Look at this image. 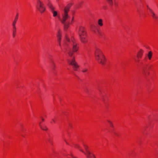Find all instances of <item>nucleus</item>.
<instances>
[{"label":"nucleus","instance_id":"nucleus-25","mask_svg":"<svg viewBox=\"0 0 158 158\" xmlns=\"http://www.w3.org/2000/svg\"><path fill=\"white\" fill-rule=\"evenodd\" d=\"M148 10H149V11H150V13H151L153 12V10L152 9H151V8H148Z\"/></svg>","mask_w":158,"mask_h":158},{"label":"nucleus","instance_id":"nucleus-29","mask_svg":"<svg viewBox=\"0 0 158 158\" xmlns=\"http://www.w3.org/2000/svg\"><path fill=\"white\" fill-rule=\"evenodd\" d=\"M139 60H137V62H139Z\"/></svg>","mask_w":158,"mask_h":158},{"label":"nucleus","instance_id":"nucleus-35","mask_svg":"<svg viewBox=\"0 0 158 158\" xmlns=\"http://www.w3.org/2000/svg\"><path fill=\"white\" fill-rule=\"evenodd\" d=\"M147 7H148V8H149V7H148V6H147Z\"/></svg>","mask_w":158,"mask_h":158},{"label":"nucleus","instance_id":"nucleus-11","mask_svg":"<svg viewBox=\"0 0 158 158\" xmlns=\"http://www.w3.org/2000/svg\"><path fill=\"white\" fill-rule=\"evenodd\" d=\"M48 6L50 9L51 10H53V9H54V8L52 6L51 3L49 2L47 4Z\"/></svg>","mask_w":158,"mask_h":158},{"label":"nucleus","instance_id":"nucleus-26","mask_svg":"<svg viewBox=\"0 0 158 158\" xmlns=\"http://www.w3.org/2000/svg\"><path fill=\"white\" fill-rule=\"evenodd\" d=\"M64 141H65V142L66 143H67V144H68V143L66 142V140L65 139H64Z\"/></svg>","mask_w":158,"mask_h":158},{"label":"nucleus","instance_id":"nucleus-34","mask_svg":"<svg viewBox=\"0 0 158 158\" xmlns=\"http://www.w3.org/2000/svg\"><path fill=\"white\" fill-rule=\"evenodd\" d=\"M56 1H57V2H58L59 1V0H56Z\"/></svg>","mask_w":158,"mask_h":158},{"label":"nucleus","instance_id":"nucleus-20","mask_svg":"<svg viewBox=\"0 0 158 158\" xmlns=\"http://www.w3.org/2000/svg\"><path fill=\"white\" fill-rule=\"evenodd\" d=\"M143 71H144V74H145V76H147V74L148 75H149V72H147L146 71V69H144Z\"/></svg>","mask_w":158,"mask_h":158},{"label":"nucleus","instance_id":"nucleus-1","mask_svg":"<svg viewBox=\"0 0 158 158\" xmlns=\"http://www.w3.org/2000/svg\"><path fill=\"white\" fill-rule=\"evenodd\" d=\"M72 4H69L64 9V13L62 15V19L61 21V23L64 25V28L65 30H66L69 27L70 22L67 20L70 19V16L68 14V12Z\"/></svg>","mask_w":158,"mask_h":158},{"label":"nucleus","instance_id":"nucleus-7","mask_svg":"<svg viewBox=\"0 0 158 158\" xmlns=\"http://www.w3.org/2000/svg\"><path fill=\"white\" fill-rule=\"evenodd\" d=\"M18 14H17L14 20L12 23V26H13V37H15V33L16 32V23L18 20Z\"/></svg>","mask_w":158,"mask_h":158},{"label":"nucleus","instance_id":"nucleus-18","mask_svg":"<svg viewBox=\"0 0 158 158\" xmlns=\"http://www.w3.org/2000/svg\"><path fill=\"white\" fill-rule=\"evenodd\" d=\"M102 20V19H99L98 20V24L100 26H102L103 25Z\"/></svg>","mask_w":158,"mask_h":158},{"label":"nucleus","instance_id":"nucleus-21","mask_svg":"<svg viewBox=\"0 0 158 158\" xmlns=\"http://www.w3.org/2000/svg\"><path fill=\"white\" fill-rule=\"evenodd\" d=\"M108 122L110 123V126L112 127H113V125L112 123L110 121H108Z\"/></svg>","mask_w":158,"mask_h":158},{"label":"nucleus","instance_id":"nucleus-16","mask_svg":"<svg viewBox=\"0 0 158 158\" xmlns=\"http://www.w3.org/2000/svg\"><path fill=\"white\" fill-rule=\"evenodd\" d=\"M152 55V53L151 51H150L148 52V57L149 60H151V59Z\"/></svg>","mask_w":158,"mask_h":158},{"label":"nucleus","instance_id":"nucleus-28","mask_svg":"<svg viewBox=\"0 0 158 158\" xmlns=\"http://www.w3.org/2000/svg\"><path fill=\"white\" fill-rule=\"evenodd\" d=\"M42 121H44V119L43 118H42Z\"/></svg>","mask_w":158,"mask_h":158},{"label":"nucleus","instance_id":"nucleus-30","mask_svg":"<svg viewBox=\"0 0 158 158\" xmlns=\"http://www.w3.org/2000/svg\"><path fill=\"white\" fill-rule=\"evenodd\" d=\"M98 90L100 91V92L101 91V90H100V89H98Z\"/></svg>","mask_w":158,"mask_h":158},{"label":"nucleus","instance_id":"nucleus-31","mask_svg":"<svg viewBox=\"0 0 158 158\" xmlns=\"http://www.w3.org/2000/svg\"><path fill=\"white\" fill-rule=\"evenodd\" d=\"M58 5H59V7H60V4L59 3H58Z\"/></svg>","mask_w":158,"mask_h":158},{"label":"nucleus","instance_id":"nucleus-4","mask_svg":"<svg viewBox=\"0 0 158 158\" xmlns=\"http://www.w3.org/2000/svg\"><path fill=\"white\" fill-rule=\"evenodd\" d=\"M67 61L69 64L73 66V68L74 70L77 71V69L79 66L76 62L74 57H73V59L71 60H68Z\"/></svg>","mask_w":158,"mask_h":158},{"label":"nucleus","instance_id":"nucleus-3","mask_svg":"<svg viewBox=\"0 0 158 158\" xmlns=\"http://www.w3.org/2000/svg\"><path fill=\"white\" fill-rule=\"evenodd\" d=\"M79 35L81 41L83 43H86L87 42L85 38L86 33L83 27H80L79 28Z\"/></svg>","mask_w":158,"mask_h":158},{"label":"nucleus","instance_id":"nucleus-10","mask_svg":"<svg viewBox=\"0 0 158 158\" xmlns=\"http://www.w3.org/2000/svg\"><path fill=\"white\" fill-rule=\"evenodd\" d=\"M83 145L85 149L86 152V153L87 154L89 155H90V154H91V153L88 150V147L87 146H86L85 144H84Z\"/></svg>","mask_w":158,"mask_h":158},{"label":"nucleus","instance_id":"nucleus-9","mask_svg":"<svg viewBox=\"0 0 158 158\" xmlns=\"http://www.w3.org/2000/svg\"><path fill=\"white\" fill-rule=\"evenodd\" d=\"M143 51L141 49L137 53V56L138 58H141L142 57Z\"/></svg>","mask_w":158,"mask_h":158},{"label":"nucleus","instance_id":"nucleus-24","mask_svg":"<svg viewBox=\"0 0 158 158\" xmlns=\"http://www.w3.org/2000/svg\"><path fill=\"white\" fill-rule=\"evenodd\" d=\"M52 122H51V123H56V122L54 119H52Z\"/></svg>","mask_w":158,"mask_h":158},{"label":"nucleus","instance_id":"nucleus-12","mask_svg":"<svg viewBox=\"0 0 158 158\" xmlns=\"http://www.w3.org/2000/svg\"><path fill=\"white\" fill-rule=\"evenodd\" d=\"M50 63L52 68L53 69H54L55 68V65L54 62L52 60H51Z\"/></svg>","mask_w":158,"mask_h":158},{"label":"nucleus","instance_id":"nucleus-15","mask_svg":"<svg viewBox=\"0 0 158 158\" xmlns=\"http://www.w3.org/2000/svg\"><path fill=\"white\" fill-rule=\"evenodd\" d=\"M151 14H152V16L154 19H156L158 18L157 16L155 14L154 12L151 13Z\"/></svg>","mask_w":158,"mask_h":158},{"label":"nucleus","instance_id":"nucleus-19","mask_svg":"<svg viewBox=\"0 0 158 158\" xmlns=\"http://www.w3.org/2000/svg\"><path fill=\"white\" fill-rule=\"evenodd\" d=\"M108 2L111 6H112L113 5V2L112 0H107Z\"/></svg>","mask_w":158,"mask_h":158},{"label":"nucleus","instance_id":"nucleus-32","mask_svg":"<svg viewBox=\"0 0 158 158\" xmlns=\"http://www.w3.org/2000/svg\"><path fill=\"white\" fill-rule=\"evenodd\" d=\"M102 100H103V101H104V100H105L104 99V98H102Z\"/></svg>","mask_w":158,"mask_h":158},{"label":"nucleus","instance_id":"nucleus-33","mask_svg":"<svg viewBox=\"0 0 158 158\" xmlns=\"http://www.w3.org/2000/svg\"><path fill=\"white\" fill-rule=\"evenodd\" d=\"M73 18H74L73 17V18H72V21H73Z\"/></svg>","mask_w":158,"mask_h":158},{"label":"nucleus","instance_id":"nucleus-6","mask_svg":"<svg viewBox=\"0 0 158 158\" xmlns=\"http://www.w3.org/2000/svg\"><path fill=\"white\" fill-rule=\"evenodd\" d=\"M72 41L73 43V47L72 48L73 51H72L70 50L68 52L69 56H71L73 54V52H77L78 48V47L77 46V44L74 43V41L73 40H72Z\"/></svg>","mask_w":158,"mask_h":158},{"label":"nucleus","instance_id":"nucleus-5","mask_svg":"<svg viewBox=\"0 0 158 158\" xmlns=\"http://www.w3.org/2000/svg\"><path fill=\"white\" fill-rule=\"evenodd\" d=\"M36 7L41 13H43L45 9L44 4L40 0H38L37 2Z\"/></svg>","mask_w":158,"mask_h":158},{"label":"nucleus","instance_id":"nucleus-2","mask_svg":"<svg viewBox=\"0 0 158 158\" xmlns=\"http://www.w3.org/2000/svg\"><path fill=\"white\" fill-rule=\"evenodd\" d=\"M95 55L96 59L99 63L102 65L105 64V57L101 50L97 48L95 52Z\"/></svg>","mask_w":158,"mask_h":158},{"label":"nucleus","instance_id":"nucleus-8","mask_svg":"<svg viewBox=\"0 0 158 158\" xmlns=\"http://www.w3.org/2000/svg\"><path fill=\"white\" fill-rule=\"evenodd\" d=\"M77 147L79 148V149L80 151L83 153L85 155H86L88 158H96L94 154H91H91L89 155L87 154H86V153L82 149H81L80 148V146L78 145L77 146Z\"/></svg>","mask_w":158,"mask_h":158},{"label":"nucleus","instance_id":"nucleus-23","mask_svg":"<svg viewBox=\"0 0 158 158\" xmlns=\"http://www.w3.org/2000/svg\"><path fill=\"white\" fill-rule=\"evenodd\" d=\"M48 141L49 142V143H52V139H48Z\"/></svg>","mask_w":158,"mask_h":158},{"label":"nucleus","instance_id":"nucleus-22","mask_svg":"<svg viewBox=\"0 0 158 158\" xmlns=\"http://www.w3.org/2000/svg\"><path fill=\"white\" fill-rule=\"evenodd\" d=\"M87 70H88L87 69H83V70H82V72H85L87 71Z\"/></svg>","mask_w":158,"mask_h":158},{"label":"nucleus","instance_id":"nucleus-13","mask_svg":"<svg viewBox=\"0 0 158 158\" xmlns=\"http://www.w3.org/2000/svg\"><path fill=\"white\" fill-rule=\"evenodd\" d=\"M41 123H40V124H39V126L40 127V128L42 129L43 130H44V131H46L48 130V128L46 126H42L41 124Z\"/></svg>","mask_w":158,"mask_h":158},{"label":"nucleus","instance_id":"nucleus-27","mask_svg":"<svg viewBox=\"0 0 158 158\" xmlns=\"http://www.w3.org/2000/svg\"><path fill=\"white\" fill-rule=\"evenodd\" d=\"M66 40H67V41H69V39H68V38H66Z\"/></svg>","mask_w":158,"mask_h":158},{"label":"nucleus","instance_id":"nucleus-14","mask_svg":"<svg viewBox=\"0 0 158 158\" xmlns=\"http://www.w3.org/2000/svg\"><path fill=\"white\" fill-rule=\"evenodd\" d=\"M61 36V35L59 33L57 35V37L58 41L59 43V45L60 46Z\"/></svg>","mask_w":158,"mask_h":158},{"label":"nucleus","instance_id":"nucleus-17","mask_svg":"<svg viewBox=\"0 0 158 158\" xmlns=\"http://www.w3.org/2000/svg\"><path fill=\"white\" fill-rule=\"evenodd\" d=\"M54 9H53V10H52L51 11L53 14V16L54 17H55L57 15V12L56 11H54Z\"/></svg>","mask_w":158,"mask_h":158}]
</instances>
